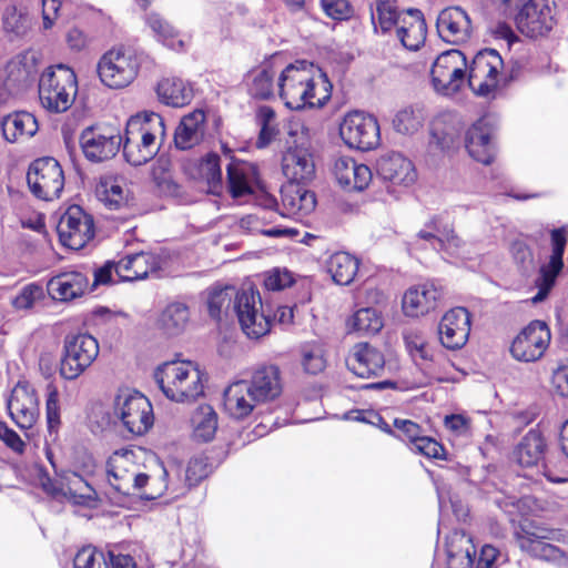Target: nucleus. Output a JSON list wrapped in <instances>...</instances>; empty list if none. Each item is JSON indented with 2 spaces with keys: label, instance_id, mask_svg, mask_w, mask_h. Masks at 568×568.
Returning a JSON list of instances; mask_svg holds the SVG:
<instances>
[{
  "label": "nucleus",
  "instance_id": "nucleus-1",
  "mask_svg": "<svg viewBox=\"0 0 568 568\" xmlns=\"http://www.w3.org/2000/svg\"><path fill=\"white\" fill-rule=\"evenodd\" d=\"M280 98L291 110L322 108L332 97L333 85L321 68L306 60L288 64L277 79Z\"/></svg>",
  "mask_w": 568,
  "mask_h": 568
},
{
  "label": "nucleus",
  "instance_id": "nucleus-2",
  "mask_svg": "<svg viewBox=\"0 0 568 568\" xmlns=\"http://www.w3.org/2000/svg\"><path fill=\"white\" fill-rule=\"evenodd\" d=\"M233 302L242 331L250 338H260L270 331V315L264 311L261 294L252 284H243L235 292L233 286L213 287L209 295V313L213 318H220L223 308H229Z\"/></svg>",
  "mask_w": 568,
  "mask_h": 568
},
{
  "label": "nucleus",
  "instance_id": "nucleus-3",
  "mask_svg": "<svg viewBox=\"0 0 568 568\" xmlns=\"http://www.w3.org/2000/svg\"><path fill=\"white\" fill-rule=\"evenodd\" d=\"M164 136L165 124L159 113L144 111L132 115L126 122L123 142L125 160L134 166L145 164L160 149L156 139Z\"/></svg>",
  "mask_w": 568,
  "mask_h": 568
},
{
  "label": "nucleus",
  "instance_id": "nucleus-4",
  "mask_svg": "<svg viewBox=\"0 0 568 568\" xmlns=\"http://www.w3.org/2000/svg\"><path fill=\"white\" fill-rule=\"evenodd\" d=\"M203 372L192 361L165 362L153 374L163 395L175 403H192L203 396Z\"/></svg>",
  "mask_w": 568,
  "mask_h": 568
},
{
  "label": "nucleus",
  "instance_id": "nucleus-5",
  "mask_svg": "<svg viewBox=\"0 0 568 568\" xmlns=\"http://www.w3.org/2000/svg\"><path fill=\"white\" fill-rule=\"evenodd\" d=\"M78 81L74 71L65 64L47 68L39 79V99L44 109L61 113L74 102Z\"/></svg>",
  "mask_w": 568,
  "mask_h": 568
},
{
  "label": "nucleus",
  "instance_id": "nucleus-6",
  "mask_svg": "<svg viewBox=\"0 0 568 568\" xmlns=\"http://www.w3.org/2000/svg\"><path fill=\"white\" fill-rule=\"evenodd\" d=\"M148 59L143 51L124 47L111 49L99 60V78L108 88H125L135 80L141 65Z\"/></svg>",
  "mask_w": 568,
  "mask_h": 568
},
{
  "label": "nucleus",
  "instance_id": "nucleus-7",
  "mask_svg": "<svg viewBox=\"0 0 568 568\" xmlns=\"http://www.w3.org/2000/svg\"><path fill=\"white\" fill-rule=\"evenodd\" d=\"M560 531L546 527H520L516 531V542L521 551L547 561L559 568H568V550H564L550 541L560 539Z\"/></svg>",
  "mask_w": 568,
  "mask_h": 568
},
{
  "label": "nucleus",
  "instance_id": "nucleus-8",
  "mask_svg": "<svg viewBox=\"0 0 568 568\" xmlns=\"http://www.w3.org/2000/svg\"><path fill=\"white\" fill-rule=\"evenodd\" d=\"M113 416L128 433L136 436L145 434L154 422L150 400L140 392L123 389L113 404Z\"/></svg>",
  "mask_w": 568,
  "mask_h": 568
},
{
  "label": "nucleus",
  "instance_id": "nucleus-9",
  "mask_svg": "<svg viewBox=\"0 0 568 568\" xmlns=\"http://www.w3.org/2000/svg\"><path fill=\"white\" fill-rule=\"evenodd\" d=\"M99 343L90 334L67 335L60 361V375L67 381L81 376L97 359Z\"/></svg>",
  "mask_w": 568,
  "mask_h": 568
},
{
  "label": "nucleus",
  "instance_id": "nucleus-10",
  "mask_svg": "<svg viewBox=\"0 0 568 568\" xmlns=\"http://www.w3.org/2000/svg\"><path fill=\"white\" fill-rule=\"evenodd\" d=\"M27 182L36 197L52 201L60 196L64 187L63 170L54 158L37 159L29 166Z\"/></svg>",
  "mask_w": 568,
  "mask_h": 568
},
{
  "label": "nucleus",
  "instance_id": "nucleus-11",
  "mask_svg": "<svg viewBox=\"0 0 568 568\" xmlns=\"http://www.w3.org/2000/svg\"><path fill=\"white\" fill-rule=\"evenodd\" d=\"M504 65L497 50L486 48L474 57L468 72V85L478 97L495 98L497 77Z\"/></svg>",
  "mask_w": 568,
  "mask_h": 568
},
{
  "label": "nucleus",
  "instance_id": "nucleus-12",
  "mask_svg": "<svg viewBox=\"0 0 568 568\" xmlns=\"http://www.w3.org/2000/svg\"><path fill=\"white\" fill-rule=\"evenodd\" d=\"M339 134L346 145L361 151L373 150L381 142L376 118L362 111H353L345 115Z\"/></svg>",
  "mask_w": 568,
  "mask_h": 568
},
{
  "label": "nucleus",
  "instance_id": "nucleus-13",
  "mask_svg": "<svg viewBox=\"0 0 568 568\" xmlns=\"http://www.w3.org/2000/svg\"><path fill=\"white\" fill-rule=\"evenodd\" d=\"M466 65V57L459 50H447L439 54L430 70L435 90L445 95L457 92L465 82Z\"/></svg>",
  "mask_w": 568,
  "mask_h": 568
},
{
  "label": "nucleus",
  "instance_id": "nucleus-14",
  "mask_svg": "<svg viewBox=\"0 0 568 568\" xmlns=\"http://www.w3.org/2000/svg\"><path fill=\"white\" fill-rule=\"evenodd\" d=\"M57 232L61 244L79 251L94 236V220L79 205H71L60 217Z\"/></svg>",
  "mask_w": 568,
  "mask_h": 568
},
{
  "label": "nucleus",
  "instance_id": "nucleus-15",
  "mask_svg": "<svg viewBox=\"0 0 568 568\" xmlns=\"http://www.w3.org/2000/svg\"><path fill=\"white\" fill-rule=\"evenodd\" d=\"M551 341L550 328L546 322L532 321L515 337L510 346L513 357L519 362L539 361Z\"/></svg>",
  "mask_w": 568,
  "mask_h": 568
},
{
  "label": "nucleus",
  "instance_id": "nucleus-16",
  "mask_svg": "<svg viewBox=\"0 0 568 568\" xmlns=\"http://www.w3.org/2000/svg\"><path fill=\"white\" fill-rule=\"evenodd\" d=\"M122 143L123 138L113 128L88 126L80 135V145L84 156L95 163L112 159L119 152Z\"/></svg>",
  "mask_w": 568,
  "mask_h": 568
},
{
  "label": "nucleus",
  "instance_id": "nucleus-17",
  "mask_svg": "<svg viewBox=\"0 0 568 568\" xmlns=\"http://www.w3.org/2000/svg\"><path fill=\"white\" fill-rule=\"evenodd\" d=\"M106 479L110 486L119 494L130 496L144 488L150 476L138 473L130 463L128 454L114 453L106 462Z\"/></svg>",
  "mask_w": 568,
  "mask_h": 568
},
{
  "label": "nucleus",
  "instance_id": "nucleus-18",
  "mask_svg": "<svg viewBox=\"0 0 568 568\" xmlns=\"http://www.w3.org/2000/svg\"><path fill=\"white\" fill-rule=\"evenodd\" d=\"M566 232V227L564 226L554 229L550 232L551 255L549 262L541 266L540 274L536 280L538 292L531 298L534 303H540L548 296L555 285L558 274L564 267L562 256L567 244Z\"/></svg>",
  "mask_w": 568,
  "mask_h": 568
},
{
  "label": "nucleus",
  "instance_id": "nucleus-19",
  "mask_svg": "<svg viewBox=\"0 0 568 568\" xmlns=\"http://www.w3.org/2000/svg\"><path fill=\"white\" fill-rule=\"evenodd\" d=\"M515 20L519 31L530 38L547 34L555 24L552 9L547 0H528Z\"/></svg>",
  "mask_w": 568,
  "mask_h": 568
},
{
  "label": "nucleus",
  "instance_id": "nucleus-20",
  "mask_svg": "<svg viewBox=\"0 0 568 568\" xmlns=\"http://www.w3.org/2000/svg\"><path fill=\"white\" fill-rule=\"evenodd\" d=\"M11 419L21 429H30L37 422L39 409L34 388L28 382H19L7 403Z\"/></svg>",
  "mask_w": 568,
  "mask_h": 568
},
{
  "label": "nucleus",
  "instance_id": "nucleus-21",
  "mask_svg": "<svg viewBox=\"0 0 568 568\" xmlns=\"http://www.w3.org/2000/svg\"><path fill=\"white\" fill-rule=\"evenodd\" d=\"M438 332L445 348H462L470 333V314L467 308L458 306L446 312L439 323Z\"/></svg>",
  "mask_w": 568,
  "mask_h": 568
},
{
  "label": "nucleus",
  "instance_id": "nucleus-22",
  "mask_svg": "<svg viewBox=\"0 0 568 568\" xmlns=\"http://www.w3.org/2000/svg\"><path fill=\"white\" fill-rule=\"evenodd\" d=\"M346 365L358 377H376L384 371L385 358L377 347L368 343H357L349 351Z\"/></svg>",
  "mask_w": 568,
  "mask_h": 568
},
{
  "label": "nucleus",
  "instance_id": "nucleus-23",
  "mask_svg": "<svg viewBox=\"0 0 568 568\" xmlns=\"http://www.w3.org/2000/svg\"><path fill=\"white\" fill-rule=\"evenodd\" d=\"M436 27L439 37L452 44L465 43L470 38V18L459 7L444 9L438 14Z\"/></svg>",
  "mask_w": 568,
  "mask_h": 568
},
{
  "label": "nucleus",
  "instance_id": "nucleus-24",
  "mask_svg": "<svg viewBox=\"0 0 568 568\" xmlns=\"http://www.w3.org/2000/svg\"><path fill=\"white\" fill-rule=\"evenodd\" d=\"M281 215L302 219L315 210L316 197L304 183L287 181L281 187Z\"/></svg>",
  "mask_w": 568,
  "mask_h": 568
},
{
  "label": "nucleus",
  "instance_id": "nucleus-25",
  "mask_svg": "<svg viewBox=\"0 0 568 568\" xmlns=\"http://www.w3.org/2000/svg\"><path fill=\"white\" fill-rule=\"evenodd\" d=\"M494 130L488 119H479L466 132L465 146L469 155L485 165L495 156Z\"/></svg>",
  "mask_w": 568,
  "mask_h": 568
},
{
  "label": "nucleus",
  "instance_id": "nucleus-26",
  "mask_svg": "<svg viewBox=\"0 0 568 568\" xmlns=\"http://www.w3.org/2000/svg\"><path fill=\"white\" fill-rule=\"evenodd\" d=\"M282 171L288 181L306 183L315 175V163L307 146L288 148L282 156Z\"/></svg>",
  "mask_w": 568,
  "mask_h": 568
},
{
  "label": "nucleus",
  "instance_id": "nucleus-27",
  "mask_svg": "<svg viewBox=\"0 0 568 568\" xmlns=\"http://www.w3.org/2000/svg\"><path fill=\"white\" fill-rule=\"evenodd\" d=\"M546 452V443L539 430L530 429L518 443L513 453V459L523 467L539 466L544 468V475L551 481H560L552 478L547 470V465L544 463Z\"/></svg>",
  "mask_w": 568,
  "mask_h": 568
},
{
  "label": "nucleus",
  "instance_id": "nucleus-28",
  "mask_svg": "<svg viewBox=\"0 0 568 568\" xmlns=\"http://www.w3.org/2000/svg\"><path fill=\"white\" fill-rule=\"evenodd\" d=\"M162 260L151 252L129 254L116 262L115 274L123 282L143 280L161 267Z\"/></svg>",
  "mask_w": 568,
  "mask_h": 568
},
{
  "label": "nucleus",
  "instance_id": "nucleus-29",
  "mask_svg": "<svg viewBox=\"0 0 568 568\" xmlns=\"http://www.w3.org/2000/svg\"><path fill=\"white\" fill-rule=\"evenodd\" d=\"M334 175L346 191H363L372 181L373 173L366 164L349 156H339L334 163Z\"/></svg>",
  "mask_w": 568,
  "mask_h": 568
},
{
  "label": "nucleus",
  "instance_id": "nucleus-30",
  "mask_svg": "<svg viewBox=\"0 0 568 568\" xmlns=\"http://www.w3.org/2000/svg\"><path fill=\"white\" fill-rule=\"evenodd\" d=\"M181 467L179 465H170L165 467L161 465L159 478L150 477L151 488L149 493L142 495L148 500H154L169 493L170 498L174 499L184 495L189 486L185 483V476L181 475Z\"/></svg>",
  "mask_w": 568,
  "mask_h": 568
},
{
  "label": "nucleus",
  "instance_id": "nucleus-31",
  "mask_svg": "<svg viewBox=\"0 0 568 568\" xmlns=\"http://www.w3.org/2000/svg\"><path fill=\"white\" fill-rule=\"evenodd\" d=\"M377 173L384 181L404 186L413 184L417 176L413 163L398 152L381 156L377 161Z\"/></svg>",
  "mask_w": 568,
  "mask_h": 568
},
{
  "label": "nucleus",
  "instance_id": "nucleus-32",
  "mask_svg": "<svg viewBox=\"0 0 568 568\" xmlns=\"http://www.w3.org/2000/svg\"><path fill=\"white\" fill-rule=\"evenodd\" d=\"M280 368L276 365H261L247 381L250 390L258 403H265L275 399L282 393Z\"/></svg>",
  "mask_w": 568,
  "mask_h": 568
},
{
  "label": "nucleus",
  "instance_id": "nucleus-33",
  "mask_svg": "<svg viewBox=\"0 0 568 568\" xmlns=\"http://www.w3.org/2000/svg\"><path fill=\"white\" fill-rule=\"evenodd\" d=\"M260 404L250 390L247 381L241 379L232 383L223 394L225 412L234 419L247 417Z\"/></svg>",
  "mask_w": 568,
  "mask_h": 568
},
{
  "label": "nucleus",
  "instance_id": "nucleus-34",
  "mask_svg": "<svg viewBox=\"0 0 568 568\" xmlns=\"http://www.w3.org/2000/svg\"><path fill=\"white\" fill-rule=\"evenodd\" d=\"M89 287V277L80 271L62 272L48 282L49 294L62 302L71 301L84 294Z\"/></svg>",
  "mask_w": 568,
  "mask_h": 568
},
{
  "label": "nucleus",
  "instance_id": "nucleus-35",
  "mask_svg": "<svg viewBox=\"0 0 568 568\" xmlns=\"http://www.w3.org/2000/svg\"><path fill=\"white\" fill-rule=\"evenodd\" d=\"M429 230H420L416 234L414 244L419 240L425 241L436 252L446 254L448 257L459 256L463 246L462 240L455 234L454 230L444 227L442 231L437 227L436 219L427 224Z\"/></svg>",
  "mask_w": 568,
  "mask_h": 568
},
{
  "label": "nucleus",
  "instance_id": "nucleus-36",
  "mask_svg": "<svg viewBox=\"0 0 568 568\" xmlns=\"http://www.w3.org/2000/svg\"><path fill=\"white\" fill-rule=\"evenodd\" d=\"M396 33L404 48L417 51L424 44L427 34L423 12L418 9H407L400 23L397 24Z\"/></svg>",
  "mask_w": 568,
  "mask_h": 568
},
{
  "label": "nucleus",
  "instance_id": "nucleus-37",
  "mask_svg": "<svg viewBox=\"0 0 568 568\" xmlns=\"http://www.w3.org/2000/svg\"><path fill=\"white\" fill-rule=\"evenodd\" d=\"M205 133V113L194 110L184 115L174 131L176 149L185 151L200 144Z\"/></svg>",
  "mask_w": 568,
  "mask_h": 568
},
{
  "label": "nucleus",
  "instance_id": "nucleus-38",
  "mask_svg": "<svg viewBox=\"0 0 568 568\" xmlns=\"http://www.w3.org/2000/svg\"><path fill=\"white\" fill-rule=\"evenodd\" d=\"M440 292L434 283H423L410 287L403 297V311L407 316L416 317L435 308Z\"/></svg>",
  "mask_w": 568,
  "mask_h": 568
},
{
  "label": "nucleus",
  "instance_id": "nucleus-39",
  "mask_svg": "<svg viewBox=\"0 0 568 568\" xmlns=\"http://www.w3.org/2000/svg\"><path fill=\"white\" fill-rule=\"evenodd\" d=\"M227 184L233 197L253 193L258 179L257 168L248 162L232 160L226 166Z\"/></svg>",
  "mask_w": 568,
  "mask_h": 568
},
{
  "label": "nucleus",
  "instance_id": "nucleus-40",
  "mask_svg": "<svg viewBox=\"0 0 568 568\" xmlns=\"http://www.w3.org/2000/svg\"><path fill=\"white\" fill-rule=\"evenodd\" d=\"M32 72L33 65L27 62L26 57H16L1 71L0 87L9 95H17L27 89Z\"/></svg>",
  "mask_w": 568,
  "mask_h": 568
},
{
  "label": "nucleus",
  "instance_id": "nucleus-41",
  "mask_svg": "<svg viewBox=\"0 0 568 568\" xmlns=\"http://www.w3.org/2000/svg\"><path fill=\"white\" fill-rule=\"evenodd\" d=\"M2 135L8 142H16L19 138H31L38 129L36 116L27 111H16L6 114L0 120Z\"/></svg>",
  "mask_w": 568,
  "mask_h": 568
},
{
  "label": "nucleus",
  "instance_id": "nucleus-42",
  "mask_svg": "<svg viewBox=\"0 0 568 568\" xmlns=\"http://www.w3.org/2000/svg\"><path fill=\"white\" fill-rule=\"evenodd\" d=\"M159 100L165 105L182 108L191 103L193 89L191 84L181 78H163L156 85Z\"/></svg>",
  "mask_w": 568,
  "mask_h": 568
},
{
  "label": "nucleus",
  "instance_id": "nucleus-43",
  "mask_svg": "<svg viewBox=\"0 0 568 568\" xmlns=\"http://www.w3.org/2000/svg\"><path fill=\"white\" fill-rule=\"evenodd\" d=\"M326 271L338 285L351 284L357 272L358 260L347 252H335L326 261Z\"/></svg>",
  "mask_w": 568,
  "mask_h": 568
},
{
  "label": "nucleus",
  "instance_id": "nucleus-44",
  "mask_svg": "<svg viewBox=\"0 0 568 568\" xmlns=\"http://www.w3.org/2000/svg\"><path fill=\"white\" fill-rule=\"evenodd\" d=\"M145 24L151 30L153 37L163 45L171 50L180 51L184 43L180 39L178 31L161 14L150 12L145 16Z\"/></svg>",
  "mask_w": 568,
  "mask_h": 568
},
{
  "label": "nucleus",
  "instance_id": "nucleus-45",
  "mask_svg": "<svg viewBox=\"0 0 568 568\" xmlns=\"http://www.w3.org/2000/svg\"><path fill=\"white\" fill-rule=\"evenodd\" d=\"M190 318V311L186 304L173 302L169 304L159 318L160 328L169 336L181 334Z\"/></svg>",
  "mask_w": 568,
  "mask_h": 568
},
{
  "label": "nucleus",
  "instance_id": "nucleus-46",
  "mask_svg": "<svg viewBox=\"0 0 568 568\" xmlns=\"http://www.w3.org/2000/svg\"><path fill=\"white\" fill-rule=\"evenodd\" d=\"M193 436L200 442H210L217 430V414L210 405L200 406L192 416Z\"/></svg>",
  "mask_w": 568,
  "mask_h": 568
},
{
  "label": "nucleus",
  "instance_id": "nucleus-47",
  "mask_svg": "<svg viewBox=\"0 0 568 568\" xmlns=\"http://www.w3.org/2000/svg\"><path fill=\"white\" fill-rule=\"evenodd\" d=\"M275 72L270 68H261L252 71L248 77V92L260 100H267L274 93Z\"/></svg>",
  "mask_w": 568,
  "mask_h": 568
},
{
  "label": "nucleus",
  "instance_id": "nucleus-48",
  "mask_svg": "<svg viewBox=\"0 0 568 568\" xmlns=\"http://www.w3.org/2000/svg\"><path fill=\"white\" fill-rule=\"evenodd\" d=\"M197 178L203 180L212 192L222 187V169L217 153H207L199 161Z\"/></svg>",
  "mask_w": 568,
  "mask_h": 568
},
{
  "label": "nucleus",
  "instance_id": "nucleus-49",
  "mask_svg": "<svg viewBox=\"0 0 568 568\" xmlns=\"http://www.w3.org/2000/svg\"><path fill=\"white\" fill-rule=\"evenodd\" d=\"M383 318L375 307L357 310L351 318L353 331L359 334H376L383 328Z\"/></svg>",
  "mask_w": 568,
  "mask_h": 568
},
{
  "label": "nucleus",
  "instance_id": "nucleus-50",
  "mask_svg": "<svg viewBox=\"0 0 568 568\" xmlns=\"http://www.w3.org/2000/svg\"><path fill=\"white\" fill-rule=\"evenodd\" d=\"M423 122L424 114L420 108L406 106L395 114L393 126L398 133L413 134L422 128Z\"/></svg>",
  "mask_w": 568,
  "mask_h": 568
},
{
  "label": "nucleus",
  "instance_id": "nucleus-51",
  "mask_svg": "<svg viewBox=\"0 0 568 568\" xmlns=\"http://www.w3.org/2000/svg\"><path fill=\"white\" fill-rule=\"evenodd\" d=\"M404 342L406 349L408 351L412 358L418 363L422 361L424 363L434 362L436 357V352L433 346H430L417 332H407L404 334Z\"/></svg>",
  "mask_w": 568,
  "mask_h": 568
},
{
  "label": "nucleus",
  "instance_id": "nucleus-52",
  "mask_svg": "<svg viewBox=\"0 0 568 568\" xmlns=\"http://www.w3.org/2000/svg\"><path fill=\"white\" fill-rule=\"evenodd\" d=\"M31 26V19L28 12L16 6H9L3 13V29L8 33L17 37L23 36Z\"/></svg>",
  "mask_w": 568,
  "mask_h": 568
},
{
  "label": "nucleus",
  "instance_id": "nucleus-53",
  "mask_svg": "<svg viewBox=\"0 0 568 568\" xmlns=\"http://www.w3.org/2000/svg\"><path fill=\"white\" fill-rule=\"evenodd\" d=\"M73 568H109L108 550L91 545L82 547L73 558Z\"/></svg>",
  "mask_w": 568,
  "mask_h": 568
},
{
  "label": "nucleus",
  "instance_id": "nucleus-54",
  "mask_svg": "<svg viewBox=\"0 0 568 568\" xmlns=\"http://www.w3.org/2000/svg\"><path fill=\"white\" fill-rule=\"evenodd\" d=\"M103 189L101 192V200L111 210L122 207L128 201V190L124 187L122 181L116 179L104 180L101 183Z\"/></svg>",
  "mask_w": 568,
  "mask_h": 568
},
{
  "label": "nucleus",
  "instance_id": "nucleus-55",
  "mask_svg": "<svg viewBox=\"0 0 568 568\" xmlns=\"http://www.w3.org/2000/svg\"><path fill=\"white\" fill-rule=\"evenodd\" d=\"M458 140V131L454 126H446L440 120L432 124L429 145L440 151L454 148Z\"/></svg>",
  "mask_w": 568,
  "mask_h": 568
},
{
  "label": "nucleus",
  "instance_id": "nucleus-56",
  "mask_svg": "<svg viewBox=\"0 0 568 568\" xmlns=\"http://www.w3.org/2000/svg\"><path fill=\"white\" fill-rule=\"evenodd\" d=\"M302 365L308 374L321 373L326 365L324 348L320 343L313 342L302 346Z\"/></svg>",
  "mask_w": 568,
  "mask_h": 568
},
{
  "label": "nucleus",
  "instance_id": "nucleus-57",
  "mask_svg": "<svg viewBox=\"0 0 568 568\" xmlns=\"http://www.w3.org/2000/svg\"><path fill=\"white\" fill-rule=\"evenodd\" d=\"M375 10L384 32L400 23V19L405 16V11H398L396 0H375Z\"/></svg>",
  "mask_w": 568,
  "mask_h": 568
},
{
  "label": "nucleus",
  "instance_id": "nucleus-58",
  "mask_svg": "<svg viewBox=\"0 0 568 568\" xmlns=\"http://www.w3.org/2000/svg\"><path fill=\"white\" fill-rule=\"evenodd\" d=\"M108 559L111 568H153L148 557L139 556L136 559L129 554H123L116 546L108 549Z\"/></svg>",
  "mask_w": 568,
  "mask_h": 568
},
{
  "label": "nucleus",
  "instance_id": "nucleus-59",
  "mask_svg": "<svg viewBox=\"0 0 568 568\" xmlns=\"http://www.w3.org/2000/svg\"><path fill=\"white\" fill-rule=\"evenodd\" d=\"M213 471V465L205 455H196L190 459L185 469V483L195 486Z\"/></svg>",
  "mask_w": 568,
  "mask_h": 568
},
{
  "label": "nucleus",
  "instance_id": "nucleus-60",
  "mask_svg": "<svg viewBox=\"0 0 568 568\" xmlns=\"http://www.w3.org/2000/svg\"><path fill=\"white\" fill-rule=\"evenodd\" d=\"M44 297L42 286L38 284L26 285L20 293L13 298L12 305L16 310L27 311L34 306V304Z\"/></svg>",
  "mask_w": 568,
  "mask_h": 568
},
{
  "label": "nucleus",
  "instance_id": "nucleus-61",
  "mask_svg": "<svg viewBox=\"0 0 568 568\" xmlns=\"http://www.w3.org/2000/svg\"><path fill=\"white\" fill-rule=\"evenodd\" d=\"M45 412L49 432H57L60 425L59 392L52 384L47 388Z\"/></svg>",
  "mask_w": 568,
  "mask_h": 568
},
{
  "label": "nucleus",
  "instance_id": "nucleus-62",
  "mask_svg": "<svg viewBox=\"0 0 568 568\" xmlns=\"http://www.w3.org/2000/svg\"><path fill=\"white\" fill-rule=\"evenodd\" d=\"M321 7L327 17L336 21L348 20L354 14L348 0H321Z\"/></svg>",
  "mask_w": 568,
  "mask_h": 568
},
{
  "label": "nucleus",
  "instance_id": "nucleus-63",
  "mask_svg": "<svg viewBox=\"0 0 568 568\" xmlns=\"http://www.w3.org/2000/svg\"><path fill=\"white\" fill-rule=\"evenodd\" d=\"M294 283L291 272L287 270L273 268L264 277V286L267 291H282Z\"/></svg>",
  "mask_w": 568,
  "mask_h": 568
},
{
  "label": "nucleus",
  "instance_id": "nucleus-64",
  "mask_svg": "<svg viewBox=\"0 0 568 568\" xmlns=\"http://www.w3.org/2000/svg\"><path fill=\"white\" fill-rule=\"evenodd\" d=\"M412 450L419 453L428 458L445 459V448L442 444L428 436H422L417 439Z\"/></svg>",
  "mask_w": 568,
  "mask_h": 568
}]
</instances>
